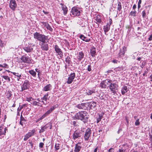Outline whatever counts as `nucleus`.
<instances>
[{
	"label": "nucleus",
	"instance_id": "1",
	"mask_svg": "<svg viewBox=\"0 0 152 152\" xmlns=\"http://www.w3.org/2000/svg\"><path fill=\"white\" fill-rule=\"evenodd\" d=\"M87 112L84 111L79 112L77 113L74 116L75 119L80 120L86 123L88 121V117Z\"/></svg>",
	"mask_w": 152,
	"mask_h": 152
},
{
	"label": "nucleus",
	"instance_id": "2",
	"mask_svg": "<svg viewBox=\"0 0 152 152\" xmlns=\"http://www.w3.org/2000/svg\"><path fill=\"white\" fill-rule=\"evenodd\" d=\"M34 38L40 42L43 43L46 42V41L48 42L49 40L48 36H45L38 32H35L34 34Z\"/></svg>",
	"mask_w": 152,
	"mask_h": 152
},
{
	"label": "nucleus",
	"instance_id": "3",
	"mask_svg": "<svg viewBox=\"0 0 152 152\" xmlns=\"http://www.w3.org/2000/svg\"><path fill=\"white\" fill-rule=\"evenodd\" d=\"M71 15H72L74 16H78L80 15V9L76 7H73L71 9Z\"/></svg>",
	"mask_w": 152,
	"mask_h": 152
},
{
	"label": "nucleus",
	"instance_id": "4",
	"mask_svg": "<svg viewBox=\"0 0 152 152\" xmlns=\"http://www.w3.org/2000/svg\"><path fill=\"white\" fill-rule=\"evenodd\" d=\"M116 82H117V81L114 80L111 85L109 86L110 91L114 94L116 92V91L117 90L118 86L117 84H116Z\"/></svg>",
	"mask_w": 152,
	"mask_h": 152
},
{
	"label": "nucleus",
	"instance_id": "5",
	"mask_svg": "<svg viewBox=\"0 0 152 152\" xmlns=\"http://www.w3.org/2000/svg\"><path fill=\"white\" fill-rule=\"evenodd\" d=\"M20 59L23 62L25 63L30 64L31 63V58L27 56L26 54H25L22 56Z\"/></svg>",
	"mask_w": 152,
	"mask_h": 152
},
{
	"label": "nucleus",
	"instance_id": "6",
	"mask_svg": "<svg viewBox=\"0 0 152 152\" xmlns=\"http://www.w3.org/2000/svg\"><path fill=\"white\" fill-rule=\"evenodd\" d=\"M82 133L79 130L76 129L72 134V139L74 140L79 138L82 136Z\"/></svg>",
	"mask_w": 152,
	"mask_h": 152
},
{
	"label": "nucleus",
	"instance_id": "7",
	"mask_svg": "<svg viewBox=\"0 0 152 152\" xmlns=\"http://www.w3.org/2000/svg\"><path fill=\"white\" fill-rule=\"evenodd\" d=\"M29 87L30 84L29 81L27 80H25L21 86V90L20 91H22L28 89Z\"/></svg>",
	"mask_w": 152,
	"mask_h": 152
},
{
	"label": "nucleus",
	"instance_id": "8",
	"mask_svg": "<svg viewBox=\"0 0 152 152\" xmlns=\"http://www.w3.org/2000/svg\"><path fill=\"white\" fill-rule=\"evenodd\" d=\"M9 7L12 10L14 11L17 7V4L15 0H10Z\"/></svg>",
	"mask_w": 152,
	"mask_h": 152
},
{
	"label": "nucleus",
	"instance_id": "9",
	"mask_svg": "<svg viewBox=\"0 0 152 152\" xmlns=\"http://www.w3.org/2000/svg\"><path fill=\"white\" fill-rule=\"evenodd\" d=\"M91 134V129L89 128H88L86 130L85 134L84 135V138L85 141H88V140Z\"/></svg>",
	"mask_w": 152,
	"mask_h": 152
},
{
	"label": "nucleus",
	"instance_id": "10",
	"mask_svg": "<svg viewBox=\"0 0 152 152\" xmlns=\"http://www.w3.org/2000/svg\"><path fill=\"white\" fill-rule=\"evenodd\" d=\"M126 48L125 46H124L122 49H121L118 54V57L119 58H121L124 56L125 53L126 51Z\"/></svg>",
	"mask_w": 152,
	"mask_h": 152
},
{
	"label": "nucleus",
	"instance_id": "11",
	"mask_svg": "<svg viewBox=\"0 0 152 152\" xmlns=\"http://www.w3.org/2000/svg\"><path fill=\"white\" fill-rule=\"evenodd\" d=\"M55 50L57 54V55H59L61 57L63 56V53L61 49L57 45H55L54 47Z\"/></svg>",
	"mask_w": 152,
	"mask_h": 152
},
{
	"label": "nucleus",
	"instance_id": "12",
	"mask_svg": "<svg viewBox=\"0 0 152 152\" xmlns=\"http://www.w3.org/2000/svg\"><path fill=\"white\" fill-rule=\"evenodd\" d=\"M88 105L87 106V108H88V107H89L90 109L92 110H94L96 108V102H91L89 103H86Z\"/></svg>",
	"mask_w": 152,
	"mask_h": 152
},
{
	"label": "nucleus",
	"instance_id": "13",
	"mask_svg": "<svg viewBox=\"0 0 152 152\" xmlns=\"http://www.w3.org/2000/svg\"><path fill=\"white\" fill-rule=\"evenodd\" d=\"M75 74L74 72L71 73L70 74L68 77V80L67 81V83L70 84L72 82L75 77Z\"/></svg>",
	"mask_w": 152,
	"mask_h": 152
},
{
	"label": "nucleus",
	"instance_id": "14",
	"mask_svg": "<svg viewBox=\"0 0 152 152\" xmlns=\"http://www.w3.org/2000/svg\"><path fill=\"white\" fill-rule=\"evenodd\" d=\"M40 47L41 49L43 50L47 51L49 49L48 44L46 43V42H42Z\"/></svg>",
	"mask_w": 152,
	"mask_h": 152
},
{
	"label": "nucleus",
	"instance_id": "15",
	"mask_svg": "<svg viewBox=\"0 0 152 152\" xmlns=\"http://www.w3.org/2000/svg\"><path fill=\"white\" fill-rule=\"evenodd\" d=\"M32 44H30V46H26L23 48L24 51L27 53H28L32 52L33 50V48L31 45Z\"/></svg>",
	"mask_w": 152,
	"mask_h": 152
},
{
	"label": "nucleus",
	"instance_id": "16",
	"mask_svg": "<svg viewBox=\"0 0 152 152\" xmlns=\"http://www.w3.org/2000/svg\"><path fill=\"white\" fill-rule=\"evenodd\" d=\"M87 104L86 103H82L77 105L76 107L79 109L86 110L87 109Z\"/></svg>",
	"mask_w": 152,
	"mask_h": 152
},
{
	"label": "nucleus",
	"instance_id": "17",
	"mask_svg": "<svg viewBox=\"0 0 152 152\" xmlns=\"http://www.w3.org/2000/svg\"><path fill=\"white\" fill-rule=\"evenodd\" d=\"M86 93L88 95H91L94 94H95L96 91L95 90V88H94L91 89H88L86 91Z\"/></svg>",
	"mask_w": 152,
	"mask_h": 152
},
{
	"label": "nucleus",
	"instance_id": "18",
	"mask_svg": "<svg viewBox=\"0 0 152 152\" xmlns=\"http://www.w3.org/2000/svg\"><path fill=\"white\" fill-rule=\"evenodd\" d=\"M90 53L92 57H95L96 53V48L94 47H91L90 50Z\"/></svg>",
	"mask_w": 152,
	"mask_h": 152
},
{
	"label": "nucleus",
	"instance_id": "19",
	"mask_svg": "<svg viewBox=\"0 0 152 152\" xmlns=\"http://www.w3.org/2000/svg\"><path fill=\"white\" fill-rule=\"evenodd\" d=\"M7 130V128H4L2 126H0V136L2 135H5Z\"/></svg>",
	"mask_w": 152,
	"mask_h": 152
},
{
	"label": "nucleus",
	"instance_id": "20",
	"mask_svg": "<svg viewBox=\"0 0 152 152\" xmlns=\"http://www.w3.org/2000/svg\"><path fill=\"white\" fill-rule=\"evenodd\" d=\"M60 5L61 6L62 10L63 11V14L64 15H66L67 13L68 10L67 7L64 5L63 4L61 3Z\"/></svg>",
	"mask_w": 152,
	"mask_h": 152
},
{
	"label": "nucleus",
	"instance_id": "21",
	"mask_svg": "<svg viewBox=\"0 0 152 152\" xmlns=\"http://www.w3.org/2000/svg\"><path fill=\"white\" fill-rule=\"evenodd\" d=\"M80 144V142H78L77 144H76L75 149L74 150V152H79L80 151V149L81 148V146L79 145V144Z\"/></svg>",
	"mask_w": 152,
	"mask_h": 152
},
{
	"label": "nucleus",
	"instance_id": "22",
	"mask_svg": "<svg viewBox=\"0 0 152 152\" xmlns=\"http://www.w3.org/2000/svg\"><path fill=\"white\" fill-rule=\"evenodd\" d=\"M56 105H54L52 107H51L49 110L47 111V112L45 113L46 115L48 116L56 108Z\"/></svg>",
	"mask_w": 152,
	"mask_h": 152
},
{
	"label": "nucleus",
	"instance_id": "23",
	"mask_svg": "<svg viewBox=\"0 0 152 152\" xmlns=\"http://www.w3.org/2000/svg\"><path fill=\"white\" fill-rule=\"evenodd\" d=\"M84 57V54L83 52H80L79 53L77 56V59L79 61H80Z\"/></svg>",
	"mask_w": 152,
	"mask_h": 152
},
{
	"label": "nucleus",
	"instance_id": "24",
	"mask_svg": "<svg viewBox=\"0 0 152 152\" xmlns=\"http://www.w3.org/2000/svg\"><path fill=\"white\" fill-rule=\"evenodd\" d=\"M110 26L108 23H107L106 26H104L103 29L104 30L105 34L106 35V32L109 31L110 29Z\"/></svg>",
	"mask_w": 152,
	"mask_h": 152
},
{
	"label": "nucleus",
	"instance_id": "25",
	"mask_svg": "<svg viewBox=\"0 0 152 152\" xmlns=\"http://www.w3.org/2000/svg\"><path fill=\"white\" fill-rule=\"evenodd\" d=\"M79 37L83 41L86 42H89L90 41V39H89L87 38L86 37L84 36L82 34L79 35Z\"/></svg>",
	"mask_w": 152,
	"mask_h": 152
},
{
	"label": "nucleus",
	"instance_id": "26",
	"mask_svg": "<svg viewBox=\"0 0 152 152\" xmlns=\"http://www.w3.org/2000/svg\"><path fill=\"white\" fill-rule=\"evenodd\" d=\"M27 121V120L23 117L22 115H21L20 116V124L22 126H23V124H25V122Z\"/></svg>",
	"mask_w": 152,
	"mask_h": 152
},
{
	"label": "nucleus",
	"instance_id": "27",
	"mask_svg": "<svg viewBox=\"0 0 152 152\" xmlns=\"http://www.w3.org/2000/svg\"><path fill=\"white\" fill-rule=\"evenodd\" d=\"M51 87L52 86L50 84H49L45 86L43 90L45 91H50L51 89Z\"/></svg>",
	"mask_w": 152,
	"mask_h": 152
},
{
	"label": "nucleus",
	"instance_id": "28",
	"mask_svg": "<svg viewBox=\"0 0 152 152\" xmlns=\"http://www.w3.org/2000/svg\"><path fill=\"white\" fill-rule=\"evenodd\" d=\"M35 70L36 72L37 73V75L38 78L40 80H41V77L40 76L42 75V71H40L39 69L37 68H36L35 69Z\"/></svg>",
	"mask_w": 152,
	"mask_h": 152
},
{
	"label": "nucleus",
	"instance_id": "29",
	"mask_svg": "<svg viewBox=\"0 0 152 152\" xmlns=\"http://www.w3.org/2000/svg\"><path fill=\"white\" fill-rule=\"evenodd\" d=\"M128 90L127 86H125L124 87L122 88L121 90V94L123 95H124L126 92H127Z\"/></svg>",
	"mask_w": 152,
	"mask_h": 152
},
{
	"label": "nucleus",
	"instance_id": "30",
	"mask_svg": "<svg viewBox=\"0 0 152 152\" xmlns=\"http://www.w3.org/2000/svg\"><path fill=\"white\" fill-rule=\"evenodd\" d=\"M149 13V11L148 10H147V9L144 10L142 12V17L143 18H146V14H148Z\"/></svg>",
	"mask_w": 152,
	"mask_h": 152
},
{
	"label": "nucleus",
	"instance_id": "31",
	"mask_svg": "<svg viewBox=\"0 0 152 152\" xmlns=\"http://www.w3.org/2000/svg\"><path fill=\"white\" fill-rule=\"evenodd\" d=\"M65 61L68 64V66H69L71 64L72 62L71 61V59L69 56H67L66 58Z\"/></svg>",
	"mask_w": 152,
	"mask_h": 152
},
{
	"label": "nucleus",
	"instance_id": "32",
	"mask_svg": "<svg viewBox=\"0 0 152 152\" xmlns=\"http://www.w3.org/2000/svg\"><path fill=\"white\" fill-rule=\"evenodd\" d=\"M28 72L33 77H35L36 75V71H34L33 70H31L29 71Z\"/></svg>",
	"mask_w": 152,
	"mask_h": 152
},
{
	"label": "nucleus",
	"instance_id": "33",
	"mask_svg": "<svg viewBox=\"0 0 152 152\" xmlns=\"http://www.w3.org/2000/svg\"><path fill=\"white\" fill-rule=\"evenodd\" d=\"M96 21L97 22L99 23H100L102 22V20L101 19V16L99 15H98L95 19Z\"/></svg>",
	"mask_w": 152,
	"mask_h": 152
},
{
	"label": "nucleus",
	"instance_id": "34",
	"mask_svg": "<svg viewBox=\"0 0 152 152\" xmlns=\"http://www.w3.org/2000/svg\"><path fill=\"white\" fill-rule=\"evenodd\" d=\"M103 116V114H101L98 115V117L96 119L97 123H99L101 120Z\"/></svg>",
	"mask_w": 152,
	"mask_h": 152
},
{
	"label": "nucleus",
	"instance_id": "35",
	"mask_svg": "<svg viewBox=\"0 0 152 152\" xmlns=\"http://www.w3.org/2000/svg\"><path fill=\"white\" fill-rule=\"evenodd\" d=\"M35 132V130L34 129H33L30 131V132L28 133V134L30 137H31L34 135Z\"/></svg>",
	"mask_w": 152,
	"mask_h": 152
},
{
	"label": "nucleus",
	"instance_id": "36",
	"mask_svg": "<svg viewBox=\"0 0 152 152\" xmlns=\"http://www.w3.org/2000/svg\"><path fill=\"white\" fill-rule=\"evenodd\" d=\"M104 81L106 84L107 85H108L109 86H110L113 82V81L109 79H106L104 80Z\"/></svg>",
	"mask_w": 152,
	"mask_h": 152
},
{
	"label": "nucleus",
	"instance_id": "37",
	"mask_svg": "<svg viewBox=\"0 0 152 152\" xmlns=\"http://www.w3.org/2000/svg\"><path fill=\"white\" fill-rule=\"evenodd\" d=\"M48 94H47L44 95V96L41 98V99L42 100H44L45 101H47V100L49 99V97H48Z\"/></svg>",
	"mask_w": 152,
	"mask_h": 152
},
{
	"label": "nucleus",
	"instance_id": "38",
	"mask_svg": "<svg viewBox=\"0 0 152 152\" xmlns=\"http://www.w3.org/2000/svg\"><path fill=\"white\" fill-rule=\"evenodd\" d=\"M100 86L101 87L103 88H106V84L104 80L103 81L101 82L100 84Z\"/></svg>",
	"mask_w": 152,
	"mask_h": 152
},
{
	"label": "nucleus",
	"instance_id": "39",
	"mask_svg": "<svg viewBox=\"0 0 152 152\" xmlns=\"http://www.w3.org/2000/svg\"><path fill=\"white\" fill-rule=\"evenodd\" d=\"M46 128L47 129L48 128H49L50 129H51L52 128V124L50 123H48V124L45 125Z\"/></svg>",
	"mask_w": 152,
	"mask_h": 152
},
{
	"label": "nucleus",
	"instance_id": "40",
	"mask_svg": "<svg viewBox=\"0 0 152 152\" xmlns=\"http://www.w3.org/2000/svg\"><path fill=\"white\" fill-rule=\"evenodd\" d=\"M12 95V92L11 91H8V92L6 94L7 98L9 99H10V98Z\"/></svg>",
	"mask_w": 152,
	"mask_h": 152
},
{
	"label": "nucleus",
	"instance_id": "41",
	"mask_svg": "<svg viewBox=\"0 0 152 152\" xmlns=\"http://www.w3.org/2000/svg\"><path fill=\"white\" fill-rule=\"evenodd\" d=\"M122 9V5L121 3L120 2H118L117 10L119 11H120Z\"/></svg>",
	"mask_w": 152,
	"mask_h": 152
},
{
	"label": "nucleus",
	"instance_id": "42",
	"mask_svg": "<svg viewBox=\"0 0 152 152\" xmlns=\"http://www.w3.org/2000/svg\"><path fill=\"white\" fill-rule=\"evenodd\" d=\"M47 129L46 128V127L44 126H43L41 128V129L40 130L39 133H42L44 132L45 131V130Z\"/></svg>",
	"mask_w": 152,
	"mask_h": 152
},
{
	"label": "nucleus",
	"instance_id": "43",
	"mask_svg": "<svg viewBox=\"0 0 152 152\" xmlns=\"http://www.w3.org/2000/svg\"><path fill=\"white\" fill-rule=\"evenodd\" d=\"M2 77L6 80H7L8 82H10V77L7 75L3 76Z\"/></svg>",
	"mask_w": 152,
	"mask_h": 152
},
{
	"label": "nucleus",
	"instance_id": "44",
	"mask_svg": "<svg viewBox=\"0 0 152 152\" xmlns=\"http://www.w3.org/2000/svg\"><path fill=\"white\" fill-rule=\"evenodd\" d=\"M137 12L136 11H132L130 13V15L132 16H133L134 17H135L136 16Z\"/></svg>",
	"mask_w": 152,
	"mask_h": 152
},
{
	"label": "nucleus",
	"instance_id": "45",
	"mask_svg": "<svg viewBox=\"0 0 152 152\" xmlns=\"http://www.w3.org/2000/svg\"><path fill=\"white\" fill-rule=\"evenodd\" d=\"M31 104H32L34 106H40L41 107H42V105H40L39 104H38V103L37 101H34L32 103H31Z\"/></svg>",
	"mask_w": 152,
	"mask_h": 152
},
{
	"label": "nucleus",
	"instance_id": "46",
	"mask_svg": "<svg viewBox=\"0 0 152 152\" xmlns=\"http://www.w3.org/2000/svg\"><path fill=\"white\" fill-rule=\"evenodd\" d=\"M60 144L58 143H56L55 146V150L56 151L60 149Z\"/></svg>",
	"mask_w": 152,
	"mask_h": 152
},
{
	"label": "nucleus",
	"instance_id": "47",
	"mask_svg": "<svg viewBox=\"0 0 152 152\" xmlns=\"http://www.w3.org/2000/svg\"><path fill=\"white\" fill-rule=\"evenodd\" d=\"M46 27L48 30H49L50 31H52L53 30V28H51V26L49 25V24Z\"/></svg>",
	"mask_w": 152,
	"mask_h": 152
},
{
	"label": "nucleus",
	"instance_id": "48",
	"mask_svg": "<svg viewBox=\"0 0 152 152\" xmlns=\"http://www.w3.org/2000/svg\"><path fill=\"white\" fill-rule=\"evenodd\" d=\"M30 137L29 136V135H28L27 133L24 136V138L23 140L25 141H26Z\"/></svg>",
	"mask_w": 152,
	"mask_h": 152
},
{
	"label": "nucleus",
	"instance_id": "49",
	"mask_svg": "<svg viewBox=\"0 0 152 152\" xmlns=\"http://www.w3.org/2000/svg\"><path fill=\"white\" fill-rule=\"evenodd\" d=\"M5 45L4 42L3 41L0 39V46L1 47H3Z\"/></svg>",
	"mask_w": 152,
	"mask_h": 152
},
{
	"label": "nucleus",
	"instance_id": "50",
	"mask_svg": "<svg viewBox=\"0 0 152 152\" xmlns=\"http://www.w3.org/2000/svg\"><path fill=\"white\" fill-rule=\"evenodd\" d=\"M34 99L32 98V97H30L29 98H26V100L28 102H29L31 101L34 100Z\"/></svg>",
	"mask_w": 152,
	"mask_h": 152
},
{
	"label": "nucleus",
	"instance_id": "51",
	"mask_svg": "<svg viewBox=\"0 0 152 152\" xmlns=\"http://www.w3.org/2000/svg\"><path fill=\"white\" fill-rule=\"evenodd\" d=\"M13 74L15 76H16L18 77H21V74H20L18 73H17L15 72H12Z\"/></svg>",
	"mask_w": 152,
	"mask_h": 152
},
{
	"label": "nucleus",
	"instance_id": "52",
	"mask_svg": "<svg viewBox=\"0 0 152 152\" xmlns=\"http://www.w3.org/2000/svg\"><path fill=\"white\" fill-rule=\"evenodd\" d=\"M41 23L42 24V26H43L44 27H46L48 24V23L47 22H41Z\"/></svg>",
	"mask_w": 152,
	"mask_h": 152
},
{
	"label": "nucleus",
	"instance_id": "53",
	"mask_svg": "<svg viewBox=\"0 0 152 152\" xmlns=\"http://www.w3.org/2000/svg\"><path fill=\"white\" fill-rule=\"evenodd\" d=\"M115 69L116 70L121 71L123 70V67L122 66H121V67H118L116 68Z\"/></svg>",
	"mask_w": 152,
	"mask_h": 152
},
{
	"label": "nucleus",
	"instance_id": "54",
	"mask_svg": "<svg viewBox=\"0 0 152 152\" xmlns=\"http://www.w3.org/2000/svg\"><path fill=\"white\" fill-rule=\"evenodd\" d=\"M139 119H138L136 120V121L135 123V125L136 126H138L140 124V122L139 121Z\"/></svg>",
	"mask_w": 152,
	"mask_h": 152
},
{
	"label": "nucleus",
	"instance_id": "55",
	"mask_svg": "<svg viewBox=\"0 0 152 152\" xmlns=\"http://www.w3.org/2000/svg\"><path fill=\"white\" fill-rule=\"evenodd\" d=\"M0 67H2L8 68V66L6 64H3L1 65L0 64Z\"/></svg>",
	"mask_w": 152,
	"mask_h": 152
},
{
	"label": "nucleus",
	"instance_id": "56",
	"mask_svg": "<svg viewBox=\"0 0 152 152\" xmlns=\"http://www.w3.org/2000/svg\"><path fill=\"white\" fill-rule=\"evenodd\" d=\"M126 149H124L122 148L120 149H119L118 151L117 152H125Z\"/></svg>",
	"mask_w": 152,
	"mask_h": 152
},
{
	"label": "nucleus",
	"instance_id": "57",
	"mask_svg": "<svg viewBox=\"0 0 152 152\" xmlns=\"http://www.w3.org/2000/svg\"><path fill=\"white\" fill-rule=\"evenodd\" d=\"M91 65H88V67L87 68V70L89 71L90 72L91 71Z\"/></svg>",
	"mask_w": 152,
	"mask_h": 152
},
{
	"label": "nucleus",
	"instance_id": "58",
	"mask_svg": "<svg viewBox=\"0 0 152 152\" xmlns=\"http://www.w3.org/2000/svg\"><path fill=\"white\" fill-rule=\"evenodd\" d=\"M149 134L151 141L152 142V132H151V133H149Z\"/></svg>",
	"mask_w": 152,
	"mask_h": 152
},
{
	"label": "nucleus",
	"instance_id": "59",
	"mask_svg": "<svg viewBox=\"0 0 152 152\" xmlns=\"http://www.w3.org/2000/svg\"><path fill=\"white\" fill-rule=\"evenodd\" d=\"M44 145V144L43 142H40L39 144V147L40 148H42Z\"/></svg>",
	"mask_w": 152,
	"mask_h": 152
},
{
	"label": "nucleus",
	"instance_id": "60",
	"mask_svg": "<svg viewBox=\"0 0 152 152\" xmlns=\"http://www.w3.org/2000/svg\"><path fill=\"white\" fill-rule=\"evenodd\" d=\"M146 63L145 62L143 61L142 63V64L141 65V66L143 68L145 65Z\"/></svg>",
	"mask_w": 152,
	"mask_h": 152
},
{
	"label": "nucleus",
	"instance_id": "61",
	"mask_svg": "<svg viewBox=\"0 0 152 152\" xmlns=\"http://www.w3.org/2000/svg\"><path fill=\"white\" fill-rule=\"evenodd\" d=\"M47 116V115H46V114H45V113L43 115L41 116V117H40V118L42 119H43V118Z\"/></svg>",
	"mask_w": 152,
	"mask_h": 152
},
{
	"label": "nucleus",
	"instance_id": "62",
	"mask_svg": "<svg viewBox=\"0 0 152 152\" xmlns=\"http://www.w3.org/2000/svg\"><path fill=\"white\" fill-rule=\"evenodd\" d=\"M47 116V115H46V114H45V113L43 115L41 116V117H40V118L42 119H43V118Z\"/></svg>",
	"mask_w": 152,
	"mask_h": 152
},
{
	"label": "nucleus",
	"instance_id": "63",
	"mask_svg": "<svg viewBox=\"0 0 152 152\" xmlns=\"http://www.w3.org/2000/svg\"><path fill=\"white\" fill-rule=\"evenodd\" d=\"M112 62L114 64H117L118 62L117 60L116 59L113 60L112 61Z\"/></svg>",
	"mask_w": 152,
	"mask_h": 152
},
{
	"label": "nucleus",
	"instance_id": "64",
	"mask_svg": "<svg viewBox=\"0 0 152 152\" xmlns=\"http://www.w3.org/2000/svg\"><path fill=\"white\" fill-rule=\"evenodd\" d=\"M114 149L112 148H111L110 149L108 150V152H112L113 151H114Z\"/></svg>",
	"mask_w": 152,
	"mask_h": 152
}]
</instances>
